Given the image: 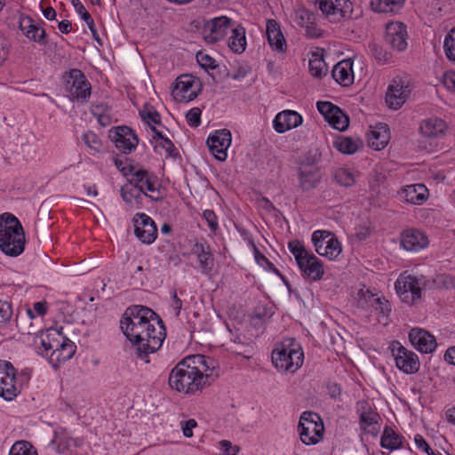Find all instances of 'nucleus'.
<instances>
[{"mask_svg":"<svg viewBox=\"0 0 455 455\" xmlns=\"http://www.w3.org/2000/svg\"><path fill=\"white\" fill-rule=\"evenodd\" d=\"M124 336L137 347L139 356L143 358L156 352L166 337L164 322L149 307H129L120 320Z\"/></svg>","mask_w":455,"mask_h":455,"instance_id":"nucleus-1","label":"nucleus"},{"mask_svg":"<svg viewBox=\"0 0 455 455\" xmlns=\"http://www.w3.org/2000/svg\"><path fill=\"white\" fill-rule=\"evenodd\" d=\"M25 248V235L20 220L12 213L0 215V250L7 256L17 257Z\"/></svg>","mask_w":455,"mask_h":455,"instance_id":"nucleus-2","label":"nucleus"},{"mask_svg":"<svg viewBox=\"0 0 455 455\" xmlns=\"http://www.w3.org/2000/svg\"><path fill=\"white\" fill-rule=\"evenodd\" d=\"M271 360L275 368L299 370L304 363V352L295 339L285 338L275 345Z\"/></svg>","mask_w":455,"mask_h":455,"instance_id":"nucleus-3","label":"nucleus"},{"mask_svg":"<svg viewBox=\"0 0 455 455\" xmlns=\"http://www.w3.org/2000/svg\"><path fill=\"white\" fill-rule=\"evenodd\" d=\"M116 165L128 178V182L141 190L145 196L155 201L162 199L157 185V178L144 169H137L132 165L121 167L122 162L116 160Z\"/></svg>","mask_w":455,"mask_h":455,"instance_id":"nucleus-4","label":"nucleus"},{"mask_svg":"<svg viewBox=\"0 0 455 455\" xmlns=\"http://www.w3.org/2000/svg\"><path fill=\"white\" fill-rule=\"evenodd\" d=\"M213 379L212 373L204 375L203 371H171L169 385L179 392L189 394L210 385Z\"/></svg>","mask_w":455,"mask_h":455,"instance_id":"nucleus-5","label":"nucleus"},{"mask_svg":"<svg viewBox=\"0 0 455 455\" xmlns=\"http://www.w3.org/2000/svg\"><path fill=\"white\" fill-rule=\"evenodd\" d=\"M301 442L306 445L316 444L323 438L324 426L320 416L312 411H304L298 426Z\"/></svg>","mask_w":455,"mask_h":455,"instance_id":"nucleus-6","label":"nucleus"},{"mask_svg":"<svg viewBox=\"0 0 455 455\" xmlns=\"http://www.w3.org/2000/svg\"><path fill=\"white\" fill-rule=\"evenodd\" d=\"M424 284L421 278L404 272L397 278L395 288L403 302L413 305L420 300Z\"/></svg>","mask_w":455,"mask_h":455,"instance_id":"nucleus-7","label":"nucleus"},{"mask_svg":"<svg viewBox=\"0 0 455 455\" xmlns=\"http://www.w3.org/2000/svg\"><path fill=\"white\" fill-rule=\"evenodd\" d=\"M66 90L72 100L86 102L91 96V84L84 74L77 69H71L66 77Z\"/></svg>","mask_w":455,"mask_h":455,"instance_id":"nucleus-8","label":"nucleus"},{"mask_svg":"<svg viewBox=\"0 0 455 455\" xmlns=\"http://www.w3.org/2000/svg\"><path fill=\"white\" fill-rule=\"evenodd\" d=\"M411 92L410 80L407 77L396 76L387 87L386 102L390 108L398 109L406 102Z\"/></svg>","mask_w":455,"mask_h":455,"instance_id":"nucleus-9","label":"nucleus"},{"mask_svg":"<svg viewBox=\"0 0 455 455\" xmlns=\"http://www.w3.org/2000/svg\"><path fill=\"white\" fill-rule=\"evenodd\" d=\"M232 20L220 16L206 20L202 29L203 37L208 44L222 40L231 28Z\"/></svg>","mask_w":455,"mask_h":455,"instance_id":"nucleus-10","label":"nucleus"},{"mask_svg":"<svg viewBox=\"0 0 455 455\" xmlns=\"http://www.w3.org/2000/svg\"><path fill=\"white\" fill-rule=\"evenodd\" d=\"M318 6L323 14L333 22L351 18L353 12L349 0H319Z\"/></svg>","mask_w":455,"mask_h":455,"instance_id":"nucleus-11","label":"nucleus"},{"mask_svg":"<svg viewBox=\"0 0 455 455\" xmlns=\"http://www.w3.org/2000/svg\"><path fill=\"white\" fill-rule=\"evenodd\" d=\"M358 294V303L362 308L375 312L384 317H387L391 312V305L385 297L373 293L370 289H362Z\"/></svg>","mask_w":455,"mask_h":455,"instance_id":"nucleus-12","label":"nucleus"},{"mask_svg":"<svg viewBox=\"0 0 455 455\" xmlns=\"http://www.w3.org/2000/svg\"><path fill=\"white\" fill-rule=\"evenodd\" d=\"M200 91L199 81L191 75H181L176 79L173 97L180 101H190L196 99Z\"/></svg>","mask_w":455,"mask_h":455,"instance_id":"nucleus-13","label":"nucleus"},{"mask_svg":"<svg viewBox=\"0 0 455 455\" xmlns=\"http://www.w3.org/2000/svg\"><path fill=\"white\" fill-rule=\"evenodd\" d=\"M109 138L114 141L116 148L124 154L133 151L139 143L137 135L128 126H118L111 129Z\"/></svg>","mask_w":455,"mask_h":455,"instance_id":"nucleus-14","label":"nucleus"},{"mask_svg":"<svg viewBox=\"0 0 455 455\" xmlns=\"http://www.w3.org/2000/svg\"><path fill=\"white\" fill-rule=\"evenodd\" d=\"M232 140L231 132L227 129L218 130L212 133L207 139L209 150L219 161H225L227 150Z\"/></svg>","mask_w":455,"mask_h":455,"instance_id":"nucleus-15","label":"nucleus"},{"mask_svg":"<svg viewBox=\"0 0 455 455\" xmlns=\"http://www.w3.org/2000/svg\"><path fill=\"white\" fill-rule=\"evenodd\" d=\"M134 232L144 243H152L157 236V228L154 220L145 213H137L134 217Z\"/></svg>","mask_w":455,"mask_h":455,"instance_id":"nucleus-16","label":"nucleus"},{"mask_svg":"<svg viewBox=\"0 0 455 455\" xmlns=\"http://www.w3.org/2000/svg\"><path fill=\"white\" fill-rule=\"evenodd\" d=\"M385 42L398 52L407 47L406 27L402 22H390L386 27Z\"/></svg>","mask_w":455,"mask_h":455,"instance_id":"nucleus-17","label":"nucleus"},{"mask_svg":"<svg viewBox=\"0 0 455 455\" xmlns=\"http://www.w3.org/2000/svg\"><path fill=\"white\" fill-rule=\"evenodd\" d=\"M297 265L302 275L311 281H319L324 274L322 261L311 252L298 261Z\"/></svg>","mask_w":455,"mask_h":455,"instance_id":"nucleus-18","label":"nucleus"},{"mask_svg":"<svg viewBox=\"0 0 455 455\" xmlns=\"http://www.w3.org/2000/svg\"><path fill=\"white\" fill-rule=\"evenodd\" d=\"M392 353L398 370H419V361L414 352L408 350L397 342L394 345Z\"/></svg>","mask_w":455,"mask_h":455,"instance_id":"nucleus-19","label":"nucleus"},{"mask_svg":"<svg viewBox=\"0 0 455 455\" xmlns=\"http://www.w3.org/2000/svg\"><path fill=\"white\" fill-rule=\"evenodd\" d=\"M409 339L411 345L421 353H431L436 347L435 337L420 328L411 329Z\"/></svg>","mask_w":455,"mask_h":455,"instance_id":"nucleus-20","label":"nucleus"},{"mask_svg":"<svg viewBox=\"0 0 455 455\" xmlns=\"http://www.w3.org/2000/svg\"><path fill=\"white\" fill-rule=\"evenodd\" d=\"M76 345L69 339L63 337L61 341L56 342V347L49 356L50 363L57 368L60 363L69 360L76 352Z\"/></svg>","mask_w":455,"mask_h":455,"instance_id":"nucleus-21","label":"nucleus"},{"mask_svg":"<svg viewBox=\"0 0 455 455\" xmlns=\"http://www.w3.org/2000/svg\"><path fill=\"white\" fill-rule=\"evenodd\" d=\"M302 122L303 118L298 112L294 110H283L275 116L273 121V126L276 132L283 133L299 126Z\"/></svg>","mask_w":455,"mask_h":455,"instance_id":"nucleus-22","label":"nucleus"},{"mask_svg":"<svg viewBox=\"0 0 455 455\" xmlns=\"http://www.w3.org/2000/svg\"><path fill=\"white\" fill-rule=\"evenodd\" d=\"M215 370L216 363L213 358L205 356L201 354L191 355L180 360L172 370Z\"/></svg>","mask_w":455,"mask_h":455,"instance_id":"nucleus-23","label":"nucleus"},{"mask_svg":"<svg viewBox=\"0 0 455 455\" xmlns=\"http://www.w3.org/2000/svg\"><path fill=\"white\" fill-rule=\"evenodd\" d=\"M448 129L444 120L437 116H431L421 121L419 132L428 139H439L444 136Z\"/></svg>","mask_w":455,"mask_h":455,"instance_id":"nucleus-24","label":"nucleus"},{"mask_svg":"<svg viewBox=\"0 0 455 455\" xmlns=\"http://www.w3.org/2000/svg\"><path fill=\"white\" fill-rule=\"evenodd\" d=\"M299 186L304 190H310L316 187L321 175L319 168L314 163L302 162L299 168Z\"/></svg>","mask_w":455,"mask_h":455,"instance_id":"nucleus-25","label":"nucleus"},{"mask_svg":"<svg viewBox=\"0 0 455 455\" xmlns=\"http://www.w3.org/2000/svg\"><path fill=\"white\" fill-rule=\"evenodd\" d=\"M359 405L361 428L376 436L379 432L377 426L379 425L380 416L378 412L374 411L366 402H361Z\"/></svg>","mask_w":455,"mask_h":455,"instance_id":"nucleus-26","label":"nucleus"},{"mask_svg":"<svg viewBox=\"0 0 455 455\" xmlns=\"http://www.w3.org/2000/svg\"><path fill=\"white\" fill-rule=\"evenodd\" d=\"M401 244L410 251H418L428 244L427 236L418 229H408L402 234Z\"/></svg>","mask_w":455,"mask_h":455,"instance_id":"nucleus-27","label":"nucleus"},{"mask_svg":"<svg viewBox=\"0 0 455 455\" xmlns=\"http://www.w3.org/2000/svg\"><path fill=\"white\" fill-rule=\"evenodd\" d=\"M266 34L268 44L274 51L279 52H285L286 41L279 24L275 20H268L267 21Z\"/></svg>","mask_w":455,"mask_h":455,"instance_id":"nucleus-28","label":"nucleus"},{"mask_svg":"<svg viewBox=\"0 0 455 455\" xmlns=\"http://www.w3.org/2000/svg\"><path fill=\"white\" fill-rule=\"evenodd\" d=\"M401 200L412 204H420L427 199V188L423 184H412L398 193Z\"/></svg>","mask_w":455,"mask_h":455,"instance_id":"nucleus-29","label":"nucleus"},{"mask_svg":"<svg viewBox=\"0 0 455 455\" xmlns=\"http://www.w3.org/2000/svg\"><path fill=\"white\" fill-rule=\"evenodd\" d=\"M351 60H344L337 63L331 71L333 79L343 86L350 85L354 82V72Z\"/></svg>","mask_w":455,"mask_h":455,"instance_id":"nucleus-30","label":"nucleus"},{"mask_svg":"<svg viewBox=\"0 0 455 455\" xmlns=\"http://www.w3.org/2000/svg\"><path fill=\"white\" fill-rule=\"evenodd\" d=\"M18 393L15 371H0V396L12 401Z\"/></svg>","mask_w":455,"mask_h":455,"instance_id":"nucleus-31","label":"nucleus"},{"mask_svg":"<svg viewBox=\"0 0 455 455\" xmlns=\"http://www.w3.org/2000/svg\"><path fill=\"white\" fill-rule=\"evenodd\" d=\"M121 196L131 208H142L144 194L131 183L127 182V184L122 187Z\"/></svg>","mask_w":455,"mask_h":455,"instance_id":"nucleus-32","label":"nucleus"},{"mask_svg":"<svg viewBox=\"0 0 455 455\" xmlns=\"http://www.w3.org/2000/svg\"><path fill=\"white\" fill-rule=\"evenodd\" d=\"M245 33V28L241 25L231 29L228 45L233 52L241 54L245 51L247 45Z\"/></svg>","mask_w":455,"mask_h":455,"instance_id":"nucleus-33","label":"nucleus"},{"mask_svg":"<svg viewBox=\"0 0 455 455\" xmlns=\"http://www.w3.org/2000/svg\"><path fill=\"white\" fill-rule=\"evenodd\" d=\"M389 131L385 124H379L375 129L371 132L369 143L376 150L384 148L389 141Z\"/></svg>","mask_w":455,"mask_h":455,"instance_id":"nucleus-34","label":"nucleus"},{"mask_svg":"<svg viewBox=\"0 0 455 455\" xmlns=\"http://www.w3.org/2000/svg\"><path fill=\"white\" fill-rule=\"evenodd\" d=\"M193 250L197 256L202 271L204 273L210 272L213 267V256L210 246L204 243H196Z\"/></svg>","mask_w":455,"mask_h":455,"instance_id":"nucleus-35","label":"nucleus"},{"mask_svg":"<svg viewBox=\"0 0 455 455\" xmlns=\"http://www.w3.org/2000/svg\"><path fill=\"white\" fill-rule=\"evenodd\" d=\"M333 180L342 187H351L355 183L357 172L349 167H339L332 172Z\"/></svg>","mask_w":455,"mask_h":455,"instance_id":"nucleus-36","label":"nucleus"},{"mask_svg":"<svg viewBox=\"0 0 455 455\" xmlns=\"http://www.w3.org/2000/svg\"><path fill=\"white\" fill-rule=\"evenodd\" d=\"M403 437L395 433L390 427L384 428L380 438L382 448L393 451L402 447Z\"/></svg>","mask_w":455,"mask_h":455,"instance_id":"nucleus-37","label":"nucleus"},{"mask_svg":"<svg viewBox=\"0 0 455 455\" xmlns=\"http://www.w3.org/2000/svg\"><path fill=\"white\" fill-rule=\"evenodd\" d=\"M405 0H373L371 6L375 12H395L399 11Z\"/></svg>","mask_w":455,"mask_h":455,"instance_id":"nucleus-38","label":"nucleus"},{"mask_svg":"<svg viewBox=\"0 0 455 455\" xmlns=\"http://www.w3.org/2000/svg\"><path fill=\"white\" fill-rule=\"evenodd\" d=\"M309 71L310 74L317 78H322L328 72V67L323 59L317 53H313L309 59Z\"/></svg>","mask_w":455,"mask_h":455,"instance_id":"nucleus-39","label":"nucleus"},{"mask_svg":"<svg viewBox=\"0 0 455 455\" xmlns=\"http://www.w3.org/2000/svg\"><path fill=\"white\" fill-rule=\"evenodd\" d=\"M335 148L343 154L352 155L355 154L360 146L359 140H354L349 137H340L335 143Z\"/></svg>","mask_w":455,"mask_h":455,"instance_id":"nucleus-40","label":"nucleus"},{"mask_svg":"<svg viewBox=\"0 0 455 455\" xmlns=\"http://www.w3.org/2000/svg\"><path fill=\"white\" fill-rule=\"evenodd\" d=\"M333 234L324 230H316L312 234V243H314L315 251L323 256L324 245L327 244L329 237Z\"/></svg>","mask_w":455,"mask_h":455,"instance_id":"nucleus-41","label":"nucleus"},{"mask_svg":"<svg viewBox=\"0 0 455 455\" xmlns=\"http://www.w3.org/2000/svg\"><path fill=\"white\" fill-rule=\"evenodd\" d=\"M9 455H37V451L30 443L18 441L12 444Z\"/></svg>","mask_w":455,"mask_h":455,"instance_id":"nucleus-42","label":"nucleus"},{"mask_svg":"<svg viewBox=\"0 0 455 455\" xmlns=\"http://www.w3.org/2000/svg\"><path fill=\"white\" fill-rule=\"evenodd\" d=\"M328 124L336 130L345 131L349 124L347 116L339 108V112L333 113L331 117L327 121Z\"/></svg>","mask_w":455,"mask_h":455,"instance_id":"nucleus-43","label":"nucleus"},{"mask_svg":"<svg viewBox=\"0 0 455 455\" xmlns=\"http://www.w3.org/2000/svg\"><path fill=\"white\" fill-rule=\"evenodd\" d=\"M323 256L334 259L341 253V245L338 239L332 235L329 237L328 243L324 245Z\"/></svg>","mask_w":455,"mask_h":455,"instance_id":"nucleus-44","label":"nucleus"},{"mask_svg":"<svg viewBox=\"0 0 455 455\" xmlns=\"http://www.w3.org/2000/svg\"><path fill=\"white\" fill-rule=\"evenodd\" d=\"M315 20V14L305 8H299L295 12V21L301 28H305L307 24H311V21Z\"/></svg>","mask_w":455,"mask_h":455,"instance_id":"nucleus-45","label":"nucleus"},{"mask_svg":"<svg viewBox=\"0 0 455 455\" xmlns=\"http://www.w3.org/2000/svg\"><path fill=\"white\" fill-rule=\"evenodd\" d=\"M140 115L142 120L149 125L158 124L161 122L159 114L150 106H145Z\"/></svg>","mask_w":455,"mask_h":455,"instance_id":"nucleus-46","label":"nucleus"},{"mask_svg":"<svg viewBox=\"0 0 455 455\" xmlns=\"http://www.w3.org/2000/svg\"><path fill=\"white\" fill-rule=\"evenodd\" d=\"M317 110L323 116L325 121H328L333 113L339 112V108L330 101H318L316 103Z\"/></svg>","mask_w":455,"mask_h":455,"instance_id":"nucleus-47","label":"nucleus"},{"mask_svg":"<svg viewBox=\"0 0 455 455\" xmlns=\"http://www.w3.org/2000/svg\"><path fill=\"white\" fill-rule=\"evenodd\" d=\"M82 140L84 144L91 149L100 152L102 147L101 141L99 137L92 132H86L83 134Z\"/></svg>","mask_w":455,"mask_h":455,"instance_id":"nucleus-48","label":"nucleus"},{"mask_svg":"<svg viewBox=\"0 0 455 455\" xmlns=\"http://www.w3.org/2000/svg\"><path fill=\"white\" fill-rule=\"evenodd\" d=\"M12 316V306L7 300L0 299V326L7 324Z\"/></svg>","mask_w":455,"mask_h":455,"instance_id":"nucleus-49","label":"nucleus"},{"mask_svg":"<svg viewBox=\"0 0 455 455\" xmlns=\"http://www.w3.org/2000/svg\"><path fill=\"white\" fill-rule=\"evenodd\" d=\"M443 47L448 59L455 60V28L446 36Z\"/></svg>","mask_w":455,"mask_h":455,"instance_id":"nucleus-50","label":"nucleus"},{"mask_svg":"<svg viewBox=\"0 0 455 455\" xmlns=\"http://www.w3.org/2000/svg\"><path fill=\"white\" fill-rule=\"evenodd\" d=\"M288 248L294 256L296 262L301 260V259L309 253V251H307L304 245L299 241L290 242Z\"/></svg>","mask_w":455,"mask_h":455,"instance_id":"nucleus-51","label":"nucleus"},{"mask_svg":"<svg viewBox=\"0 0 455 455\" xmlns=\"http://www.w3.org/2000/svg\"><path fill=\"white\" fill-rule=\"evenodd\" d=\"M327 394L335 401H341L342 387L339 383L334 380H328L325 384Z\"/></svg>","mask_w":455,"mask_h":455,"instance_id":"nucleus-52","label":"nucleus"},{"mask_svg":"<svg viewBox=\"0 0 455 455\" xmlns=\"http://www.w3.org/2000/svg\"><path fill=\"white\" fill-rule=\"evenodd\" d=\"M196 61L204 69H214L217 67L216 60L204 52H197Z\"/></svg>","mask_w":455,"mask_h":455,"instance_id":"nucleus-53","label":"nucleus"},{"mask_svg":"<svg viewBox=\"0 0 455 455\" xmlns=\"http://www.w3.org/2000/svg\"><path fill=\"white\" fill-rule=\"evenodd\" d=\"M30 40H33L36 43H38L40 45H46V32L40 26L36 25L35 28L31 31L29 36H28Z\"/></svg>","mask_w":455,"mask_h":455,"instance_id":"nucleus-54","label":"nucleus"},{"mask_svg":"<svg viewBox=\"0 0 455 455\" xmlns=\"http://www.w3.org/2000/svg\"><path fill=\"white\" fill-rule=\"evenodd\" d=\"M201 114L199 108H191L186 115L188 124L191 127H198L201 124Z\"/></svg>","mask_w":455,"mask_h":455,"instance_id":"nucleus-55","label":"nucleus"},{"mask_svg":"<svg viewBox=\"0 0 455 455\" xmlns=\"http://www.w3.org/2000/svg\"><path fill=\"white\" fill-rule=\"evenodd\" d=\"M72 4L76 9V12L81 16V18L86 22L87 25L93 24V19L91 14L86 11L84 4L80 0H72Z\"/></svg>","mask_w":455,"mask_h":455,"instance_id":"nucleus-56","label":"nucleus"},{"mask_svg":"<svg viewBox=\"0 0 455 455\" xmlns=\"http://www.w3.org/2000/svg\"><path fill=\"white\" fill-rule=\"evenodd\" d=\"M203 217L212 231L215 232L219 228L218 218L213 211H204Z\"/></svg>","mask_w":455,"mask_h":455,"instance_id":"nucleus-57","label":"nucleus"},{"mask_svg":"<svg viewBox=\"0 0 455 455\" xmlns=\"http://www.w3.org/2000/svg\"><path fill=\"white\" fill-rule=\"evenodd\" d=\"M443 86L455 94V71H447L443 76Z\"/></svg>","mask_w":455,"mask_h":455,"instance_id":"nucleus-58","label":"nucleus"},{"mask_svg":"<svg viewBox=\"0 0 455 455\" xmlns=\"http://www.w3.org/2000/svg\"><path fill=\"white\" fill-rule=\"evenodd\" d=\"M37 24L28 17L22 18L20 21V28L28 37Z\"/></svg>","mask_w":455,"mask_h":455,"instance_id":"nucleus-59","label":"nucleus"},{"mask_svg":"<svg viewBox=\"0 0 455 455\" xmlns=\"http://www.w3.org/2000/svg\"><path fill=\"white\" fill-rule=\"evenodd\" d=\"M171 302L170 305L174 310L175 316H179L182 308V300L178 297L176 290L172 289L170 291Z\"/></svg>","mask_w":455,"mask_h":455,"instance_id":"nucleus-60","label":"nucleus"},{"mask_svg":"<svg viewBox=\"0 0 455 455\" xmlns=\"http://www.w3.org/2000/svg\"><path fill=\"white\" fill-rule=\"evenodd\" d=\"M414 442L417 447L425 451L427 455H436L421 435H416L414 436Z\"/></svg>","mask_w":455,"mask_h":455,"instance_id":"nucleus-61","label":"nucleus"},{"mask_svg":"<svg viewBox=\"0 0 455 455\" xmlns=\"http://www.w3.org/2000/svg\"><path fill=\"white\" fill-rule=\"evenodd\" d=\"M371 50L379 61L386 63L389 60L390 55L376 44H371Z\"/></svg>","mask_w":455,"mask_h":455,"instance_id":"nucleus-62","label":"nucleus"},{"mask_svg":"<svg viewBox=\"0 0 455 455\" xmlns=\"http://www.w3.org/2000/svg\"><path fill=\"white\" fill-rule=\"evenodd\" d=\"M222 452L220 455H236L239 448L237 446H232L231 442L228 440H222L220 443Z\"/></svg>","mask_w":455,"mask_h":455,"instance_id":"nucleus-63","label":"nucleus"},{"mask_svg":"<svg viewBox=\"0 0 455 455\" xmlns=\"http://www.w3.org/2000/svg\"><path fill=\"white\" fill-rule=\"evenodd\" d=\"M197 426L196 421L194 419H190L187 421L181 422V429L185 437H192L193 436V428Z\"/></svg>","mask_w":455,"mask_h":455,"instance_id":"nucleus-64","label":"nucleus"}]
</instances>
